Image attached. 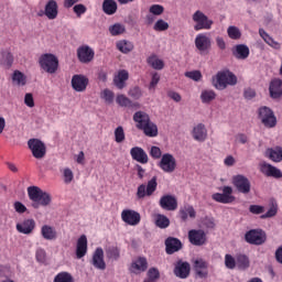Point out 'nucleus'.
I'll return each instance as SVG.
<instances>
[{"label": "nucleus", "instance_id": "nucleus-40", "mask_svg": "<svg viewBox=\"0 0 282 282\" xmlns=\"http://www.w3.org/2000/svg\"><path fill=\"white\" fill-rule=\"evenodd\" d=\"M155 226L162 229L169 228V226H171V220L165 215L158 214L155 217Z\"/></svg>", "mask_w": 282, "mask_h": 282}, {"label": "nucleus", "instance_id": "nucleus-23", "mask_svg": "<svg viewBox=\"0 0 282 282\" xmlns=\"http://www.w3.org/2000/svg\"><path fill=\"white\" fill-rule=\"evenodd\" d=\"M163 210H177V198L173 195H164L159 202Z\"/></svg>", "mask_w": 282, "mask_h": 282}, {"label": "nucleus", "instance_id": "nucleus-22", "mask_svg": "<svg viewBox=\"0 0 282 282\" xmlns=\"http://www.w3.org/2000/svg\"><path fill=\"white\" fill-rule=\"evenodd\" d=\"M174 274L178 279H188L191 274V264L180 260L174 268Z\"/></svg>", "mask_w": 282, "mask_h": 282}, {"label": "nucleus", "instance_id": "nucleus-1", "mask_svg": "<svg viewBox=\"0 0 282 282\" xmlns=\"http://www.w3.org/2000/svg\"><path fill=\"white\" fill-rule=\"evenodd\" d=\"M133 121L139 131H142L147 138H158V124L151 121V117L144 111H137L133 115Z\"/></svg>", "mask_w": 282, "mask_h": 282}, {"label": "nucleus", "instance_id": "nucleus-63", "mask_svg": "<svg viewBox=\"0 0 282 282\" xmlns=\"http://www.w3.org/2000/svg\"><path fill=\"white\" fill-rule=\"evenodd\" d=\"M158 83H160V74L154 73L152 75V79L150 82V87L149 89H155V87L158 86Z\"/></svg>", "mask_w": 282, "mask_h": 282}, {"label": "nucleus", "instance_id": "nucleus-49", "mask_svg": "<svg viewBox=\"0 0 282 282\" xmlns=\"http://www.w3.org/2000/svg\"><path fill=\"white\" fill-rule=\"evenodd\" d=\"M153 30L155 32H166V30H169V22L160 19L155 22Z\"/></svg>", "mask_w": 282, "mask_h": 282}, {"label": "nucleus", "instance_id": "nucleus-25", "mask_svg": "<svg viewBox=\"0 0 282 282\" xmlns=\"http://www.w3.org/2000/svg\"><path fill=\"white\" fill-rule=\"evenodd\" d=\"M148 268L149 262L147 261V258L140 257L131 263L130 272H132V274H140L142 272H147Z\"/></svg>", "mask_w": 282, "mask_h": 282}, {"label": "nucleus", "instance_id": "nucleus-3", "mask_svg": "<svg viewBox=\"0 0 282 282\" xmlns=\"http://www.w3.org/2000/svg\"><path fill=\"white\" fill-rule=\"evenodd\" d=\"M212 83L215 89L224 91L228 86L235 87L237 85V75L229 69L220 70L213 77Z\"/></svg>", "mask_w": 282, "mask_h": 282}, {"label": "nucleus", "instance_id": "nucleus-50", "mask_svg": "<svg viewBox=\"0 0 282 282\" xmlns=\"http://www.w3.org/2000/svg\"><path fill=\"white\" fill-rule=\"evenodd\" d=\"M128 96H130V98H133V100H140V98L142 97V89L138 86H134L129 89Z\"/></svg>", "mask_w": 282, "mask_h": 282}, {"label": "nucleus", "instance_id": "nucleus-18", "mask_svg": "<svg viewBox=\"0 0 282 282\" xmlns=\"http://www.w3.org/2000/svg\"><path fill=\"white\" fill-rule=\"evenodd\" d=\"M15 228L21 235H32L34 228H36V221L32 218L24 219L23 221L18 223Z\"/></svg>", "mask_w": 282, "mask_h": 282}, {"label": "nucleus", "instance_id": "nucleus-26", "mask_svg": "<svg viewBox=\"0 0 282 282\" xmlns=\"http://www.w3.org/2000/svg\"><path fill=\"white\" fill-rule=\"evenodd\" d=\"M232 56L238 61H246L250 56V48L246 44H237L231 50Z\"/></svg>", "mask_w": 282, "mask_h": 282}, {"label": "nucleus", "instance_id": "nucleus-43", "mask_svg": "<svg viewBox=\"0 0 282 282\" xmlns=\"http://www.w3.org/2000/svg\"><path fill=\"white\" fill-rule=\"evenodd\" d=\"M13 83H17V85H20L21 87L25 86L28 83V77L21 70H14L12 76Z\"/></svg>", "mask_w": 282, "mask_h": 282}, {"label": "nucleus", "instance_id": "nucleus-34", "mask_svg": "<svg viewBox=\"0 0 282 282\" xmlns=\"http://www.w3.org/2000/svg\"><path fill=\"white\" fill-rule=\"evenodd\" d=\"M196 215L197 213L195 212V208L191 205H185L180 209V217L182 221H186L188 217H191L192 219H195Z\"/></svg>", "mask_w": 282, "mask_h": 282}, {"label": "nucleus", "instance_id": "nucleus-38", "mask_svg": "<svg viewBox=\"0 0 282 282\" xmlns=\"http://www.w3.org/2000/svg\"><path fill=\"white\" fill-rule=\"evenodd\" d=\"M53 282H74V275L67 271H62L54 276Z\"/></svg>", "mask_w": 282, "mask_h": 282}, {"label": "nucleus", "instance_id": "nucleus-24", "mask_svg": "<svg viewBox=\"0 0 282 282\" xmlns=\"http://www.w3.org/2000/svg\"><path fill=\"white\" fill-rule=\"evenodd\" d=\"M182 250V241L177 238L169 237L165 240V252L166 254H175Z\"/></svg>", "mask_w": 282, "mask_h": 282}, {"label": "nucleus", "instance_id": "nucleus-9", "mask_svg": "<svg viewBox=\"0 0 282 282\" xmlns=\"http://www.w3.org/2000/svg\"><path fill=\"white\" fill-rule=\"evenodd\" d=\"M245 239L247 243L252 246H262V243H265V232L259 229H251L246 232Z\"/></svg>", "mask_w": 282, "mask_h": 282}, {"label": "nucleus", "instance_id": "nucleus-17", "mask_svg": "<svg viewBox=\"0 0 282 282\" xmlns=\"http://www.w3.org/2000/svg\"><path fill=\"white\" fill-rule=\"evenodd\" d=\"M213 45V42L210 41V37L206 35V33L197 34L195 37V47L198 50V52H208Z\"/></svg>", "mask_w": 282, "mask_h": 282}, {"label": "nucleus", "instance_id": "nucleus-47", "mask_svg": "<svg viewBox=\"0 0 282 282\" xmlns=\"http://www.w3.org/2000/svg\"><path fill=\"white\" fill-rule=\"evenodd\" d=\"M123 140H126L124 128H122V126H119L115 129V141L117 142V144H120Z\"/></svg>", "mask_w": 282, "mask_h": 282}, {"label": "nucleus", "instance_id": "nucleus-35", "mask_svg": "<svg viewBox=\"0 0 282 282\" xmlns=\"http://www.w3.org/2000/svg\"><path fill=\"white\" fill-rule=\"evenodd\" d=\"M102 11L105 14L111 17V14H116V12H118V3L115 0H104Z\"/></svg>", "mask_w": 282, "mask_h": 282}, {"label": "nucleus", "instance_id": "nucleus-6", "mask_svg": "<svg viewBox=\"0 0 282 282\" xmlns=\"http://www.w3.org/2000/svg\"><path fill=\"white\" fill-rule=\"evenodd\" d=\"M28 147L35 160H43L47 153V148L45 147V143L41 141L40 139H30L28 141Z\"/></svg>", "mask_w": 282, "mask_h": 282}, {"label": "nucleus", "instance_id": "nucleus-54", "mask_svg": "<svg viewBox=\"0 0 282 282\" xmlns=\"http://www.w3.org/2000/svg\"><path fill=\"white\" fill-rule=\"evenodd\" d=\"M113 91H111L110 89H104V91L101 93V98L108 102V105H111V102H113Z\"/></svg>", "mask_w": 282, "mask_h": 282}, {"label": "nucleus", "instance_id": "nucleus-31", "mask_svg": "<svg viewBox=\"0 0 282 282\" xmlns=\"http://www.w3.org/2000/svg\"><path fill=\"white\" fill-rule=\"evenodd\" d=\"M269 91L271 98H281L282 96V80L281 79H272L269 86Z\"/></svg>", "mask_w": 282, "mask_h": 282}, {"label": "nucleus", "instance_id": "nucleus-44", "mask_svg": "<svg viewBox=\"0 0 282 282\" xmlns=\"http://www.w3.org/2000/svg\"><path fill=\"white\" fill-rule=\"evenodd\" d=\"M126 30L127 29L124 28V25L120 23H116L109 26V32L111 36H120V34H124Z\"/></svg>", "mask_w": 282, "mask_h": 282}, {"label": "nucleus", "instance_id": "nucleus-29", "mask_svg": "<svg viewBox=\"0 0 282 282\" xmlns=\"http://www.w3.org/2000/svg\"><path fill=\"white\" fill-rule=\"evenodd\" d=\"M41 236L45 239V241H55L57 239L58 234L56 232V228L50 225H43L41 227Z\"/></svg>", "mask_w": 282, "mask_h": 282}, {"label": "nucleus", "instance_id": "nucleus-41", "mask_svg": "<svg viewBox=\"0 0 282 282\" xmlns=\"http://www.w3.org/2000/svg\"><path fill=\"white\" fill-rule=\"evenodd\" d=\"M148 64L151 65L153 69H164V61L158 58V55L148 57Z\"/></svg>", "mask_w": 282, "mask_h": 282}, {"label": "nucleus", "instance_id": "nucleus-15", "mask_svg": "<svg viewBox=\"0 0 282 282\" xmlns=\"http://www.w3.org/2000/svg\"><path fill=\"white\" fill-rule=\"evenodd\" d=\"M91 265L96 270H107V263L105 262V250L101 247L96 248L93 253Z\"/></svg>", "mask_w": 282, "mask_h": 282}, {"label": "nucleus", "instance_id": "nucleus-62", "mask_svg": "<svg viewBox=\"0 0 282 282\" xmlns=\"http://www.w3.org/2000/svg\"><path fill=\"white\" fill-rule=\"evenodd\" d=\"M13 208L15 213H20V215H22V213H25L28 210V207H25V205H23V203L21 202H15L13 204Z\"/></svg>", "mask_w": 282, "mask_h": 282}, {"label": "nucleus", "instance_id": "nucleus-53", "mask_svg": "<svg viewBox=\"0 0 282 282\" xmlns=\"http://www.w3.org/2000/svg\"><path fill=\"white\" fill-rule=\"evenodd\" d=\"M35 258L39 263H45L47 259V253L45 252V249L39 248L35 252Z\"/></svg>", "mask_w": 282, "mask_h": 282}, {"label": "nucleus", "instance_id": "nucleus-60", "mask_svg": "<svg viewBox=\"0 0 282 282\" xmlns=\"http://www.w3.org/2000/svg\"><path fill=\"white\" fill-rule=\"evenodd\" d=\"M148 279H151L152 281H158V279H160V271L155 268L149 269Z\"/></svg>", "mask_w": 282, "mask_h": 282}, {"label": "nucleus", "instance_id": "nucleus-19", "mask_svg": "<svg viewBox=\"0 0 282 282\" xmlns=\"http://www.w3.org/2000/svg\"><path fill=\"white\" fill-rule=\"evenodd\" d=\"M232 184L235 188L238 191V193H242V195H248L250 193V189L252 185L250 184V181L246 177H234Z\"/></svg>", "mask_w": 282, "mask_h": 282}, {"label": "nucleus", "instance_id": "nucleus-20", "mask_svg": "<svg viewBox=\"0 0 282 282\" xmlns=\"http://www.w3.org/2000/svg\"><path fill=\"white\" fill-rule=\"evenodd\" d=\"M194 272L199 279L208 276V262L202 258L194 260Z\"/></svg>", "mask_w": 282, "mask_h": 282}, {"label": "nucleus", "instance_id": "nucleus-12", "mask_svg": "<svg viewBox=\"0 0 282 282\" xmlns=\"http://www.w3.org/2000/svg\"><path fill=\"white\" fill-rule=\"evenodd\" d=\"M70 85L74 91H87V87L89 86V78L83 74L74 75L72 77Z\"/></svg>", "mask_w": 282, "mask_h": 282}, {"label": "nucleus", "instance_id": "nucleus-13", "mask_svg": "<svg viewBox=\"0 0 282 282\" xmlns=\"http://www.w3.org/2000/svg\"><path fill=\"white\" fill-rule=\"evenodd\" d=\"M158 189V181L155 178H152L148 182V185H140L138 187V192H137V197L139 199H143V197H151L152 193H155V191Z\"/></svg>", "mask_w": 282, "mask_h": 282}, {"label": "nucleus", "instance_id": "nucleus-16", "mask_svg": "<svg viewBox=\"0 0 282 282\" xmlns=\"http://www.w3.org/2000/svg\"><path fill=\"white\" fill-rule=\"evenodd\" d=\"M188 240L192 246H204L206 243V231L192 229L188 231Z\"/></svg>", "mask_w": 282, "mask_h": 282}, {"label": "nucleus", "instance_id": "nucleus-55", "mask_svg": "<svg viewBox=\"0 0 282 282\" xmlns=\"http://www.w3.org/2000/svg\"><path fill=\"white\" fill-rule=\"evenodd\" d=\"M186 78H191V80H195V83H198V80H202V72L199 70H192L185 73Z\"/></svg>", "mask_w": 282, "mask_h": 282}, {"label": "nucleus", "instance_id": "nucleus-37", "mask_svg": "<svg viewBox=\"0 0 282 282\" xmlns=\"http://www.w3.org/2000/svg\"><path fill=\"white\" fill-rule=\"evenodd\" d=\"M116 45H117V50H119V52H121V54H129V53L133 52V47H134L132 42L127 41V40H120L117 42Z\"/></svg>", "mask_w": 282, "mask_h": 282}, {"label": "nucleus", "instance_id": "nucleus-36", "mask_svg": "<svg viewBox=\"0 0 282 282\" xmlns=\"http://www.w3.org/2000/svg\"><path fill=\"white\" fill-rule=\"evenodd\" d=\"M267 155L272 162H282V148H269L267 149Z\"/></svg>", "mask_w": 282, "mask_h": 282}, {"label": "nucleus", "instance_id": "nucleus-10", "mask_svg": "<svg viewBox=\"0 0 282 282\" xmlns=\"http://www.w3.org/2000/svg\"><path fill=\"white\" fill-rule=\"evenodd\" d=\"M159 166L164 171V173H173L175 169H177V161L173 154L165 153L161 156Z\"/></svg>", "mask_w": 282, "mask_h": 282}, {"label": "nucleus", "instance_id": "nucleus-5", "mask_svg": "<svg viewBox=\"0 0 282 282\" xmlns=\"http://www.w3.org/2000/svg\"><path fill=\"white\" fill-rule=\"evenodd\" d=\"M220 193H215L212 195V199L218 204H234L237 197L232 195L234 189L231 186H223L219 188Z\"/></svg>", "mask_w": 282, "mask_h": 282}, {"label": "nucleus", "instance_id": "nucleus-8", "mask_svg": "<svg viewBox=\"0 0 282 282\" xmlns=\"http://www.w3.org/2000/svg\"><path fill=\"white\" fill-rule=\"evenodd\" d=\"M259 119L261 120L262 124L268 129H272L276 127V117L274 112L269 107H262L259 109Z\"/></svg>", "mask_w": 282, "mask_h": 282}, {"label": "nucleus", "instance_id": "nucleus-11", "mask_svg": "<svg viewBox=\"0 0 282 282\" xmlns=\"http://www.w3.org/2000/svg\"><path fill=\"white\" fill-rule=\"evenodd\" d=\"M121 219L128 226H138L142 220V216L140 213L133 209H123L121 212Z\"/></svg>", "mask_w": 282, "mask_h": 282}, {"label": "nucleus", "instance_id": "nucleus-28", "mask_svg": "<svg viewBox=\"0 0 282 282\" xmlns=\"http://www.w3.org/2000/svg\"><path fill=\"white\" fill-rule=\"evenodd\" d=\"M76 258L77 259H83L87 254V236L82 235L77 239V245H76Z\"/></svg>", "mask_w": 282, "mask_h": 282}, {"label": "nucleus", "instance_id": "nucleus-51", "mask_svg": "<svg viewBox=\"0 0 282 282\" xmlns=\"http://www.w3.org/2000/svg\"><path fill=\"white\" fill-rule=\"evenodd\" d=\"M149 12L154 17H160V14H164V7L162 4H152Z\"/></svg>", "mask_w": 282, "mask_h": 282}, {"label": "nucleus", "instance_id": "nucleus-45", "mask_svg": "<svg viewBox=\"0 0 282 282\" xmlns=\"http://www.w3.org/2000/svg\"><path fill=\"white\" fill-rule=\"evenodd\" d=\"M227 34L229 39H232L234 41H239V39H241V31H239V28L237 26H229L227 29Z\"/></svg>", "mask_w": 282, "mask_h": 282}, {"label": "nucleus", "instance_id": "nucleus-39", "mask_svg": "<svg viewBox=\"0 0 282 282\" xmlns=\"http://www.w3.org/2000/svg\"><path fill=\"white\" fill-rule=\"evenodd\" d=\"M217 98V94H215L214 90H203L200 94V100L204 105H208L209 102H213Z\"/></svg>", "mask_w": 282, "mask_h": 282}, {"label": "nucleus", "instance_id": "nucleus-52", "mask_svg": "<svg viewBox=\"0 0 282 282\" xmlns=\"http://www.w3.org/2000/svg\"><path fill=\"white\" fill-rule=\"evenodd\" d=\"M225 265L228 268V270H235L237 267V261L235 260V257L230 254L225 256Z\"/></svg>", "mask_w": 282, "mask_h": 282}, {"label": "nucleus", "instance_id": "nucleus-7", "mask_svg": "<svg viewBox=\"0 0 282 282\" xmlns=\"http://www.w3.org/2000/svg\"><path fill=\"white\" fill-rule=\"evenodd\" d=\"M192 19L194 23H196L194 25V30L196 32H199L202 30H210V28H213V20L208 19L206 14H204V12H202L200 10H197L193 14Z\"/></svg>", "mask_w": 282, "mask_h": 282}, {"label": "nucleus", "instance_id": "nucleus-4", "mask_svg": "<svg viewBox=\"0 0 282 282\" xmlns=\"http://www.w3.org/2000/svg\"><path fill=\"white\" fill-rule=\"evenodd\" d=\"M39 65L46 74H56L58 72V57L52 53L42 54L39 58Z\"/></svg>", "mask_w": 282, "mask_h": 282}, {"label": "nucleus", "instance_id": "nucleus-42", "mask_svg": "<svg viewBox=\"0 0 282 282\" xmlns=\"http://www.w3.org/2000/svg\"><path fill=\"white\" fill-rule=\"evenodd\" d=\"M106 257L110 261H118L120 259V249L118 247H109L106 249Z\"/></svg>", "mask_w": 282, "mask_h": 282}, {"label": "nucleus", "instance_id": "nucleus-48", "mask_svg": "<svg viewBox=\"0 0 282 282\" xmlns=\"http://www.w3.org/2000/svg\"><path fill=\"white\" fill-rule=\"evenodd\" d=\"M116 102L119 105V107H130L131 106V99L127 97L126 95H117Z\"/></svg>", "mask_w": 282, "mask_h": 282}, {"label": "nucleus", "instance_id": "nucleus-32", "mask_svg": "<svg viewBox=\"0 0 282 282\" xmlns=\"http://www.w3.org/2000/svg\"><path fill=\"white\" fill-rule=\"evenodd\" d=\"M259 34H260L261 39H263L264 43H267V45H269L273 50H281V44L279 42L274 41V39H272V36H270V34H268V32H265V30L260 29Z\"/></svg>", "mask_w": 282, "mask_h": 282}, {"label": "nucleus", "instance_id": "nucleus-21", "mask_svg": "<svg viewBox=\"0 0 282 282\" xmlns=\"http://www.w3.org/2000/svg\"><path fill=\"white\" fill-rule=\"evenodd\" d=\"M130 155L134 162H139V164H149V154L144 151V149L140 147H134L130 150Z\"/></svg>", "mask_w": 282, "mask_h": 282}, {"label": "nucleus", "instance_id": "nucleus-59", "mask_svg": "<svg viewBox=\"0 0 282 282\" xmlns=\"http://www.w3.org/2000/svg\"><path fill=\"white\" fill-rule=\"evenodd\" d=\"M265 207L261 206V205H250L249 207V212L252 213V215H261L262 213H264Z\"/></svg>", "mask_w": 282, "mask_h": 282}, {"label": "nucleus", "instance_id": "nucleus-61", "mask_svg": "<svg viewBox=\"0 0 282 282\" xmlns=\"http://www.w3.org/2000/svg\"><path fill=\"white\" fill-rule=\"evenodd\" d=\"M24 105H26V107H30L31 109L32 107H34V96L32 95V93L25 94Z\"/></svg>", "mask_w": 282, "mask_h": 282}, {"label": "nucleus", "instance_id": "nucleus-27", "mask_svg": "<svg viewBox=\"0 0 282 282\" xmlns=\"http://www.w3.org/2000/svg\"><path fill=\"white\" fill-rule=\"evenodd\" d=\"M192 135L197 142H205L206 138H208L206 126L198 123L196 127H194Z\"/></svg>", "mask_w": 282, "mask_h": 282}, {"label": "nucleus", "instance_id": "nucleus-64", "mask_svg": "<svg viewBox=\"0 0 282 282\" xmlns=\"http://www.w3.org/2000/svg\"><path fill=\"white\" fill-rule=\"evenodd\" d=\"M113 83H115L117 89H124V87L127 86L124 79H121L118 76H115Z\"/></svg>", "mask_w": 282, "mask_h": 282}, {"label": "nucleus", "instance_id": "nucleus-30", "mask_svg": "<svg viewBox=\"0 0 282 282\" xmlns=\"http://www.w3.org/2000/svg\"><path fill=\"white\" fill-rule=\"evenodd\" d=\"M44 14L50 21H54L58 17V3L55 0H50L45 6Z\"/></svg>", "mask_w": 282, "mask_h": 282}, {"label": "nucleus", "instance_id": "nucleus-2", "mask_svg": "<svg viewBox=\"0 0 282 282\" xmlns=\"http://www.w3.org/2000/svg\"><path fill=\"white\" fill-rule=\"evenodd\" d=\"M28 195L32 202V208H47V206L52 205V194L41 189L39 186L28 187Z\"/></svg>", "mask_w": 282, "mask_h": 282}, {"label": "nucleus", "instance_id": "nucleus-46", "mask_svg": "<svg viewBox=\"0 0 282 282\" xmlns=\"http://www.w3.org/2000/svg\"><path fill=\"white\" fill-rule=\"evenodd\" d=\"M237 264L240 270H246L250 268V259H248L246 254H240L237 257Z\"/></svg>", "mask_w": 282, "mask_h": 282}, {"label": "nucleus", "instance_id": "nucleus-58", "mask_svg": "<svg viewBox=\"0 0 282 282\" xmlns=\"http://www.w3.org/2000/svg\"><path fill=\"white\" fill-rule=\"evenodd\" d=\"M150 155L153 158V160H160V158H162V150L153 145L150 150Z\"/></svg>", "mask_w": 282, "mask_h": 282}, {"label": "nucleus", "instance_id": "nucleus-57", "mask_svg": "<svg viewBox=\"0 0 282 282\" xmlns=\"http://www.w3.org/2000/svg\"><path fill=\"white\" fill-rule=\"evenodd\" d=\"M278 210L279 208L276 207V205H273L265 214L261 215V219H269L270 217H275Z\"/></svg>", "mask_w": 282, "mask_h": 282}, {"label": "nucleus", "instance_id": "nucleus-33", "mask_svg": "<svg viewBox=\"0 0 282 282\" xmlns=\"http://www.w3.org/2000/svg\"><path fill=\"white\" fill-rule=\"evenodd\" d=\"M261 171H262L263 175H267V177H282L281 170H279L275 166H272L270 164H263L261 166Z\"/></svg>", "mask_w": 282, "mask_h": 282}, {"label": "nucleus", "instance_id": "nucleus-56", "mask_svg": "<svg viewBox=\"0 0 282 282\" xmlns=\"http://www.w3.org/2000/svg\"><path fill=\"white\" fill-rule=\"evenodd\" d=\"M73 12L76 14L77 19H80L85 12H87V7L85 4H76L73 8Z\"/></svg>", "mask_w": 282, "mask_h": 282}, {"label": "nucleus", "instance_id": "nucleus-14", "mask_svg": "<svg viewBox=\"0 0 282 282\" xmlns=\"http://www.w3.org/2000/svg\"><path fill=\"white\" fill-rule=\"evenodd\" d=\"M96 53L89 47V45H82L77 48V58L79 63H91Z\"/></svg>", "mask_w": 282, "mask_h": 282}]
</instances>
